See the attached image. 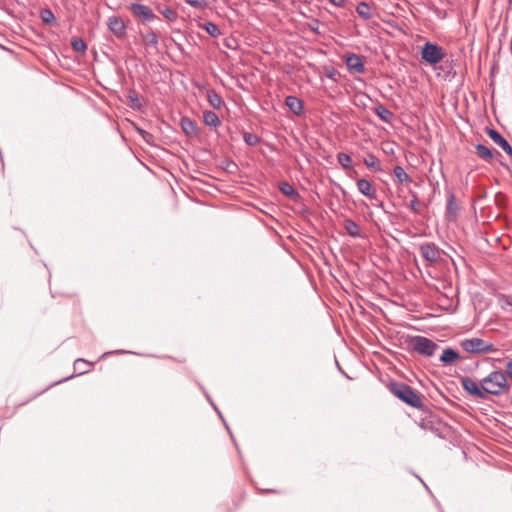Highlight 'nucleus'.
Returning a JSON list of instances; mask_svg holds the SVG:
<instances>
[{"mask_svg": "<svg viewBox=\"0 0 512 512\" xmlns=\"http://www.w3.org/2000/svg\"><path fill=\"white\" fill-rule=\"evenodd\" d=\"M407 342L412 351L425 357H432L439 348L434 341L420 335L409 337Z\"/></svg>", "mask_w": 512, "mask_h": 512, "instance_id": "7ed1b4c3", "label": "nucleus"}, {"mask_svg": "<svg viewBox=\"0 0 512 512\" xmlns=\"http://www.w3.org/2000/svg\"><path fill=\"white\" fill-rule=\"evenodd\" d=\"M459 212V205L457 203L456 197L453 193H450L447 198V205H446V216L448 220L454 221L457 219Z\"/></svg>", "mask_w": 512, "mask_h": 512, "instance_id": "9b49d317", "label": "nucleus"}, {"mask_svg": "<svg viewBox=\"0 0 512 512\" xmlns=\"http://www.w3.org/2000/svg\"><path fill=\"white\" fill-rule=\"evenodd\" d=\"M203 120L207 126L217 128L221 125V121L217 114L213 111H205L203 113Z\"/></svg>", "mask_w": 512, "mask_h": 512, "instance_id": "a211bd4d", "label": "nucleus"}, {"mask_svg": "<svg viewBox=\"0 0 512 512\" xmlns=\"http://www.w3.org/2000/svg\"><path fill=\"white\" fill-rule=\"evenodd\" d=\"M458 359H460L459 353L452 348H445L440 356V361L444 365L453 364Z\"/></svg>", "mask_w": 512, "mask_h": 512, "instance_id": "2eb2a0df", "label": "nucleus"}, {"mask_svg": "<svg viewBox=\"0 0 512 512\" xmlns=\"http://www.w3.org/2000/svg\"><path fill=\"white\" fill-rule=\"evenodd\" d=\"M387 388L391 394H393L405 404L418 409L423 407V402L420 398V395L409 385L403 382L391 381L387 385Z\"/></svg>", "mask_w": 512, "mask_h": 512, "instance_id": "f257e3e1", "label": "nucleus"}, {"mask_svg": "<svg viewBox=\"0 0 512 512\" xmlns=\"http://www.w3.org/2000/svg\"><path fill=\"white\" fill-rule=\"evenodd\" d=\"M71 46L75 52L84 53L87 49V45L83 39L74 37L71 40Z\"/></svg>", "mask_w": 512, "mask_h": 512, "instance_id": "c85d7f7f", "label": "nucleus"}, {"mask_svg": "<svg viewBox=\"0 0 512 512\" xmlns=\"http://www.w3.org/2000/svg\"><path fill=\"white\" fill-rule=\"evenodd\" d=\"M130 11L133 14V16H135L142 22H150L156 18L152 9L149 6L143 4L132 3L130 5Z\"/></svg>", "mask_w": 512, "mask_h": 512, "instance_id": "423d86ee", "label": "nucleus"}, {"mask_svg": "<svg viewBox=\"0 0 512 512\" xmlns=\"http://www.w3.org/2000/svg\"><path fill=\"white\" fill-rule=\"evenodd\" d=\"M243 139L248 146H256L260 141L257 135L249 132H244Z\"/></svg>", "mask_w": 512, "mask_h": 512, "instance_id": "2f4dec72", "label": "nucleus"}, {"mask_svg": "<svg viewBox=\"0 0 512 512\" xmlns=\"http://www.w3.org/2000/svg\"><path fill=\"white\" fill-rule=\"evenodd\" d=\"M207 100L214 109H220L223 105V100L221 96L214 90L208 91Z\"/></svg>", "mask_w": 512, "mask_h": 512, "instance_id": "4be33fe9", "label": "nucleus"}, {"mask_svg": "<svg viewBox=\"0 0 512 512\" xmlns=\"http://www.w3.org/2000/svg\"><path fill=\"white\" fill-rule=\"evenodd\" d=\"M127 353H131L130 351H126V350H115V351H110V352H105L104 354H102L100 356L99 359H104L106 358L108 355H112V354H127Z\"/></svg>", "mask_w": 512, "mask_h": 512, "instance_id": "e433bc0d", "label": "nucleus"}, {"mask_svg": "<svg viewBox=\"0 0 512 512\" xmlns=\"http://www.w3.org/2000/svg\"><path fill=\"white\" fill-rule=\"evenodd\" d=\"M129 98L131 99L132 102H138V98L137 96H132V95H129Z\"/></svg>", "mask_w": 512, "mask_h": 512, "instance_id": "a19ab883", "label": "nucleus"}, {"mask_svg": "<svg viewBox=\"0 0 512 512\" xmlns=\"http://www.w3.org/2000/svg\"><path fill=\"white\" fill-rule=\"evenodd\" d=\"M428 249L429 247H425V246H421V253H422V256H428L429 252H428Z\"/></svg>", "mask_w": 512, "mask_h": 512, "instance_id": "58836bf2", "label": "nucleus"}, {"mask_svg": "<svg viewBox=\"0 0 512 512\" xmlns=\"http://www.w3.org/2000/svg\"><path fill=\"white\" fill-rule=\"evenodd\" d=\"M502 308L507 309V306L512 307V298L510 296L503 295L501 297Z\"/></svg>", "mask_w": 512, "mask_h": 512, "instance_id": "f704fd0d", "label": "nucleus"}, {"mask_svg": "<svg viewBox=\"0 0 512 512\" xmlns=\"http://www.w3.org/2000/svg\"><path fill=\"white\" fill-rule=\"evenodd\" d=\"M202 28L211 36V37H218L221 35L219 27L212 23V22H206L202 25Z\"/></svg>", "mask_w": 512, "mask_h": 512, "instance_id": "cd10ccee", "label": "nucleus"}, {"mask_svg": "<svg viewBox=\"0 0 512 512\" xmlns=\"http://www.w3.org/2000/svg\"><path fill=\"white\" fill-rule=\"evenodd\" d=\"M141 36L145 46L152 47L155 51H158L159 40L157 34L153 30L149 29Z\"/></svg>", "mask_w": 512, "mask_h": 512, "instance_id": "4468645a", "label": "nucleus"}, {"mask_svg": "<svg viewBox=\"0 0 512 512\" xmlns=\"http://www.w3.org/2000/svg\"><path fill=\"white\" fill-rule=\"evenodd\" d=\"M364 164L374 171H381V166L378 158L374 154H368L364 158Z\"/></svg>", "mask_w": 512, "mask_h": 512, "instance_id": "5701e85b", "label": "nucleus"}, {"mask_svg": "<svg viewBox=\"0 0 512 512\" xmlns=\"http://www.w3.org/2000/svg\"><path fill=\"white\" fill-rule=\"evenodd\" d=\"M461 385L465 391H467L469 394L484 399L485 392L483 390V386L480 384L478 385L474 380H472L469 377H463L461 378Z\"/></svg>", "mask_w": 512, "mask_h": 512, "instance_id": "0eeeda50", "label": "nucleus"}, {"mask_svg": "<svg viewBox=\"0 0 512 512\" xmlns=\"http://www.w3.org/2000/svg\"><path fill=\"white\" fill-rule=\"evenodd\" d=\"M181 126H182L183 131L187 135H193L196 133V126H195L194 122L188 118H182Z\"/></svg>", "mask_w": 512, "mask_h": 512, "instance_id": "bb28decb", "label": "nucleus"}, {"mask_svg": "<svg viewBox=\"0 0 512 512\" xmlns=\"http://www.w3.org/2000/svg\"><path fill=\"white\" fill-rule=\"evenodd\" d=\"M343 228L346 233L352 237H360L361 229L360 226L351 219H345L343 222Z\"/></svg>", "mask_w": 512, "mask_h": 512, "instance_id": "dca6fc26", "label": "nucleus"}, {"mask_svg": "<svg viewBox=\"0 0 512 512\" xmlns=\"http://www.w3.org/2000/svg\"><path fill=\"white\" fill-rule=\"evenodd\" d=\"M475 149L477 156L482 160L486 162H491L493 160V153L487 146L483 144H477Z\"/></svg>", "mask_w": 512, "mask_h": 512, "instance_id": "6ab92c4d", "label": "nucleus"}, {"mask_svg": "<svg viewBox=\"0 0 512 512\" xmlns=\"http://www.w3.org/2000/svg\"><path fill=\"white\" fill-rule=\"evenodd\" d=\"M337 160L339 162V164L344 168V169H349L351 168V157L346 154V153H343V152H339L337 154Z\"/></svg>", "mask_w": 512, "mask_h": 512, "instance_id": "7c9ffc66", "label": "nucleus"}, {"mask_svg": "<svg viewBox=\"0 0 512 512\" xmlns=\"http://www.w3.org/2000/svg\"><path fill=\"white\" fill-rule=\"evenodd\" d=\"M72 377H73V375H71V376H69V377H66V378H64L63 380L58 381V383H61V382L66 381V380H69V379H71ZM55 384H57V382H56Z\"/></svg>", "mask_w": 512, "mask_h": 512, "instance_id": "37998d69", "label": "nucleus"}, {"mask_svg": "<svg viewBox=\"0 0 512 512\" xmlns=\"http://www.w3.org/2000/svg\"><path fill=\"white\" fill-rule=\"evenodd\" d=\"M446 56L445 50L434 43L426 42L421 49V58L430 65H436Z\"/></svg>", "mask_w": 512, "mask_h": 512, "instance_id": "39448f33", "label": "nucleus"}, {"mask_svg": "<svg viewBox=\"0 0 512 512\" xmlns=\"http://www.w3.org/2000/svg\"><path fill=\"white\" fill-rule=\"evenodd\" d=\"M141 133L143 134V137H144V139H146V140H147V137H150V136H151L149 133H147V132H145V131H141Z\"/></svg>", "mask_w": 512, "mask_h": 512, "instance_id": "79ce46f5", "label": "nucleus"}, {"mask_svg": "<svg viewBox=\"0 0 512 512\" xmlns=\"http://www.w3.org/2000/svg\"><path fill=\"white\" fill-rule=\"evenodd\" d=\"M393 174L400 184L412 182V178L406 173L402 166H395L393 169Z\"/></svg>", "mask_w": 512, "mask_h": 512, "instance_id": "412c9836", "label": "nucleus"}, {"mask_svg": "<svg viewBox=\"0 0 512 512\" xmlns=\"http://www.w3.org/2000/svg\"><path fill=\"white\" fill-rule=\"evenodd\" d=\"M488 136L493 142L499 145L510 157H512V146L509 142L495 129H487Z\"/></svg>", "mask_w": 512, "mask_h": 512, "instance_id": "1a4fd4ad", "label": "nucleus"}, {"mask_svg": "<svg viewBox=\"0 0 512 512\" xmlns=\"http://www.w3.org/2000/svg\"><path fill=\"white\" fill-rule=\"evenodd\" d=\"M424 260H430L432 262L436 261L438 258H429V257H426V258H423Z\"/></svg>", "mask_w": 512, "mask_h": 512, "instance_id": "c03bdc74", "label": "nucleus"}, {"mask_svg": "<svg viewBox=\"0 0 512 512\" xmlns=\"http://www.w3.org/2000/svg\"><path fill=\"white\" fill-rule=\"evenodd\" d=\"M186 3L196 9H204L207 6L205 0H186Z\"/></svg>", "mask_w": 512, "mask_h": 512, "instance_id": "72a5a7b5", "label": "nucleus"}, {"mask_svg": "<svg viewBox=\"0 0 512 512\" xmlns=\"http://www.w3.org/2000/svg\"><path fill=\"white\" fill-rule=\"evenodd\" d=\"M504 373L507 377L508 382L510 381L512 383V358H507Z\"/></svg>", "mask_w": 512, "mask_h": 512, "instance_id": "473e14b6", "label": "nucleus"}, {"mask_svg": "<svg viewBox=\"0 0 512 512\" xmlns=\"http://www.w3.org/2000/svg\"><path fill=\"white\" fill-rule=\"evenodd\" d=\"M480 384L483 386L485 395L491 394L498 396L508 392L510 389L507 377L501 370L492 371L480 381Z\"/></svg>", "mask_w": 512, "mask_h": 512, "instance_id": "f03ea898", "label": "nucleus"}, {"mask_svg": "<svg viewBox=\"0 0 512 512\" xmlns=\"http://www.w3.org/2000/svg\"><path fill=\"white\" fill-rule=\"evenodd\" d=\"M330 2L337 7H343L345 0H330Z\"/></svg>", "mask_w": 512, "mask_h": 512, "instance_id": "4c0bfd02", "label": "nucleus"}, {"mask_svg": "<svg viewBox=\"0 0 512 512\" xmlns=\"http://www.w3.org/2000/svg\"><path fill=\"white\" fill-rule=\"evenodd\" d=\"M285 104L295 115L302 114L303 102L298 97L287 96L285 99Z\"/></svg>", "mask_w": 512, "mask_h": 512, "instance_id": "ddd939ff", "label": "nucleus"}, {"mask_svg": "<svg viewBox=\"0 0 512 512\" xmlns=\"http://www.w3.org/2000/svg\"><path fill=\"white\" fill-rule=\"evenodd\" d=\"M158 11L170 22L176 21L178 14L177 12L170 8V7H164V8H158Z\"/></svg>", "mask_w": 512, "mask_h": 512, "instance_id": "c756f323", "label": "nucleus"}, {"mask_svg": "<svg viewBox=\"0 0 512 512\" xmlns=\"http://www.w3.org/2000/svg\"><path fill=\"white\" fill-rule=\"evenodd\" d=\"M419 480L423 483V486H424L427 490H429V488H428V486L426 485V483H424V482L422 481V479H420V478H419Z\"/></svg>", "mask_w": 512, "mask_h": 512, "instance_id": "a18cd8bd", "label": "nucleus"}, {"mask_svg": "<svg viewBox=\"0 0 512 512\" xmlns=\"http://www.w3.org/2000/svg\"><path fill=\"white\" fill-rule=\"evenodd\" d=\"M201 390L203 391L205 397L207 398L208 402L211 404V406L214 408V410L217 412V414L219 415V417L222 419L226 429L228 430V432L230 433L231 435V438L233 439V435L225 421V419L223 418L222 416V413L220 412V410L218 409V407L215 405V403L213 402L211 396L209 395V393L205 390V388L203 386H200Z\"/></svg>", "mask_w": 512, "mask_h": 512, "instance_id": "a878e982", "label": "nucleus"}, {"mask_svg": "<svg viewBox=\"0 0 512 512\" xmlns=\"http://www.w3.org/2000/svg\"><path fill=\"white\" fill-rule=\"evenodd\" d=\"M356 12L365 20L372 17L370 6L366 2H360L356 7Z\"/></svg>", "mask_w": 512, "mask_h": 512, "instance_id": "393cba45", "label": "nucleus"}, {"mask_svg": "<svg viewBox=\"0 0 512 512\" xmlns=\"http://www.w3.org/2000/svg\"><path fill=\"white\" fill-rule=\"evenodd\" d=\"M374 113L386 123H390L393 118V113L382 104L374 107Z\"/></svg>", "mask_w": 512, "mask_h": 512, "instance_id": "f3484780", "label": "nucleus"}, {"mask_svg": "<svg viewBox=\"0 0 512 512\" xmlns=\"http://www.w3.org/2000/svg\"><path fill=\"white\" fill-rule=\"evenodd\" d=\"M346 66L351 73L361 74L365 71L361 57L354 53H351L346 57Z\"/></svg>", "mask_w": 512, "mask_h": 512, "instance_id": "9d476101", "label": "nucleus"}, {"mask_svg": "<svg viewBox=\"0 0 512 512\" xmlns=\"http://www.w3.org/2000/svg\"><path fill=\"white\" fill-rule=\"evenodd\" d=\"M409 206L415 213H419V201L416 195L413 196V199L410 201Z\"/></svg>", "mask_w": 512, "mask_h": 512, "instance_id": "c9c22d12", "label": "nucleus"}, {"mask_svg": "<svg viewBox=\"0 0 512 512\" xmlns=\"http://www.w3.org/2000/svg\"><path fill=\"white\" fill-rule=\"evenodd\" d=\"M48 15H45V17H43L44 21H48Z\"/></svg>", "mask_w": 512, "mask_h": 512, "instance_id": "de8ad7c7", "label": "nucleus"}, {"mask_svg": "<svg viewBox=\"0 0 512 512\" xmlns=\"http://www.w3.org/2000/svg\"><path fill=\"white\" fill-rule=\"evenodd\" d=\"M460 347L467 353L479 355L493 353L498 350L491 342L476 337L462 340Z\"/></svg>", "mask_w": 512, "mask_h": 512, "instance_id": "20e7f679", "label": "nucleus"}, {"mask_svg": "<svg viewBox=\"0 0 512 512\" xmlns=\"http://www.w3.org/2000/svg\"><path fill=\"white\" fill-rule=\"evenodd\" d=\"M322 259L325 261L326 264L331 265L330 259L336 260L337 258H327V257H324Z\"/></svg>", "mask_w": 512, "mask_h": 512, "instance_id": "ea45409f", "label": "nucleus"}, {"mask_svg": "<svg viewBox=\"0 0 512 512\" xmlns=\"http://www.w3.org/2000/svg\"><path fill=\"white\" fill-rule=\"evenodd\" d=\"M279 189L284 195L292 199H296L299 196L298 192L288 182L280 183Z\"/></svg>", "mask_w": 512, "mask_h": 512, "instance_id": "b1692460", "label": "nucleus"}, {"mask_svg": "<svg viewBox=\"0 0 512 512\" xmlns=\"http://www.w3.org/2000/svg\"><path fill=\"white\" fill-rule=\"evenodd\" d=\"M357 188L364 196L374 199L376 198V189L373 188L372 184L366 179H359L356 183Z\"/></svg>", "mask_w": 512, "mask_h": 512, "instance_id": "f8f14e48", "label": "nucleus"}, {"mask_svg": "<svg viewBox=\"0 0 512 512\" xmlns=\"http://www.w3.org/2000/svg\"><path fill=\"white\" fill-rule=\"evenodd\" d=\"M48 15H45V17H43L44 21H48Z\"/></svg>", "mask_w": 512, "mask_h": 512, "instance_id": "49530a36", "label": "nucleus"}, {"mask_svg": "<svg viewBox=\"0 0 512 512\" xmlns=\"http://www.w3.org/2000/svg\"><path fill=\"white\" fill-rule=\"evenodd\" d=\"M107 26L109 30L117 37L123 38L126 35V25L121 17L111 16L108 18Z\"/></svg>", "mask_w": 512, "mask_h": 512, "instance_id": "6e6552de", "label": "nucleus"}, {"mask_svg": "<svg viewBox=\"0 0 512 512\" xmlns=\"http://www.w3.org/2000/svg\"><path fill=\"white\" fill-rule=\"evenodd\" d=\"M92 366L93 363L88 362L83 358H78L74 361V370L78 371V375L89 372Z\"/></svg>", "mask_w": 512, "mask_h": 512, "instance_id": "aec40b11", "label": "nucleus"}]
</instances>
